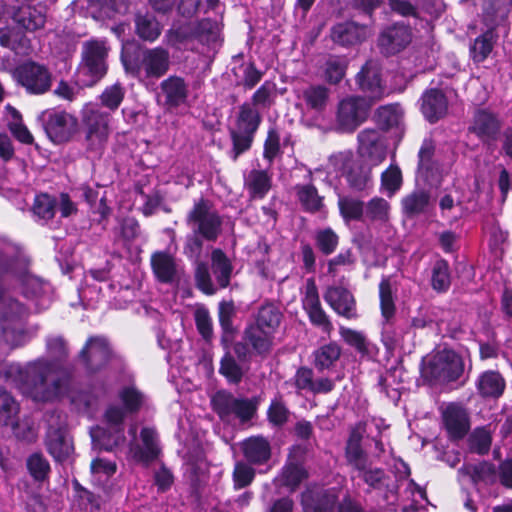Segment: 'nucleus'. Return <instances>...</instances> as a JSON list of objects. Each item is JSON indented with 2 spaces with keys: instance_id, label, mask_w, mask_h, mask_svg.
<instances>
[{
  "instance_id": "nucleus-32",
  "label": "nucleus",
  "mask_w": 512,
  "mask_h": 512,
  "mask_svg": "<svg viewBox=\"0 0 512 512\" xmlns=\"http://www.w3.org/2000/svg\"><path fill=\"white\" fill-rule=\"evenodd\" d=\"M0 45L21 56H27L32 52L30 39L14 28L6 26H0Z\"/></svg>"
},
{
  "instance_id": "nucleus-38",
  "label": "nucleus",
  "mask_w": 512,
  "mask_h": 512,
  "mask_svg": "<svg viewBox=\"0 0 512 512\" xmlns=\"http://www.w3.org/2000/svg\"><path fill=\"white\" fill-rule=\"evenodd\" d=\"M346 459L357 470H365L370 466L369 459L361 447V436L353 432L346 445Z\"/></svg>"
},
{
  "instance_id": "nucleus-6",
  "label": "nucleus",
  "mask_w": 512,
  "mask_h": 512,
  "mask_svg": "<svg viewBox=\"0 0 512 512\" xmlns=\"http://www.w3.org/2000/svg\"><path fill=\"white\" fill-rule=\"evenodd\" d=\"M187 224L194 235L187 238L185 253L191 258H198L202 250V240L199 236L214 241L220 233L221 219L209 201L200 199L188 213Z\"/></svg>"
},
{
  "instance_id": "nucleus-64",
  "label": "nucleus",
  "mask_w": 512,
  "mask_h": 512,
  "mask_svg": "<svg viewBox=\"0 0 512 512\" xmlns=\"http://www.w3.org/2000/svg\"><path fill=\"white\" fill-rule=\"evenodd\" d=\"M127 4L124 0H102L95 18L114 19L117 14H124L127 11Z\"/></svg>"
},
{
  "instance_id": "nucleus-59",
  "label": "nucleus",
  "mask_w": 512,
  "mask_h": 512,
  "mask_svg": "<svg viewBox=\"0 0 512 512\" xmlns=\"http://www.w3.org/2000/svg\"><path fill=\"white\" fill-rule=\"evenodd\" d=\"M429 203V195L425 192H413L402 200V207L406 214L415 215L423 212Z\"/></svg>"
},
{
  "instance_id": "nucleus-27",
  "label": "nucleus",
  "mask_w": 512,
  "mask_h": 512,
  "mask_svg": "<svg viewBox=\"0 0 512 512\" xmlns=\"http://www.w3.org/2000/svg\"><path fill=\"white\" fill-rule=\"evenodd\" d=\"M411 41V30L405 25H393L385 29L379 37V46L385 54H395Z\"/></svg>"
},
{
  "instance_id": "nucleus-41",
  "label": "nucleus",
  "mask_w": 512,
  "mask_h": 512,
  "mask_svg": "<svg viewBox=\"0 0 512 512\" xmlns=\"http://www.w3.org/2000/svg\"><path fill=\"white\" fill-rule=\"evenodd\" d=\"M347 66L345 57L330 55L322 66L324 79L330 84L339 83L346 74Z\"/></svg>"
},
{
  "instance_id": "nucleus-43",
  "label": "nucleus",
  "mask_w": 512,
  "mask_h": 512,
  "mask_svg": "<svg viewBox=\"0 0 512 512\" xmlns=\"http://www.w3.org/2000/svg\"><path fill=\"white\" fill-rule=\"evenodd\" d=\"M341 348L336 343L321 346L314 352V364L319 371L330 369L339 360Z\"/></svg>"
},
{
  "instance_id": "nucleus-10",
  "label": "nucleus",
  "mask_w": 512,
  "mask_h": 512,
  "mask_svg": "<svg viewBox=\"0 0 512 512\" xmlns=\"http://www.w3.org/2000/svg\"><path fill=\"white\" fill-rule=\"evenodd\" d=\"M57 0H23L20 6H7L0 15V23L6 18L12 20L27 31H35L45 24V14L42 5L54 3Z\"/></svg>"
},
{
  "instance_id": "nucleus-15",
  "label": "nucleus",
  "mask_w": 512,
  "mask_h": 512,
  "mask_svg": "<svg viewBox=\"0 0 512 512\" xmlns=\"http://www.w3.org/2000/svg\"><path fill=\"white\" fill-rule=\"evenodd\" d=\"M371 102L365 97L351 96L340 101L337 124L341 131L353 132L368 116Z\"/></svg>"
},
{
  "instance_id": "nucleus-5",
  "label": "nucleus",
  "mask_w": 512,
  "mask_h": 512,
  "mask_svg": "<svg viewBox=\"0 0 512 512\" xmlns=\"http://www.w3.org/2000/svg\"><path fill=\"white\" fill-rule=\"evenodd\" d=\"M217 21L204 19L199 23H174L165 35L168 46L179 51H199V45L214 46L219 38Z\"/></svg>"
},
{
  "instance_id": "nucleus-54",
  "label": "nucleus",
  "mask_w": 512,
  "mask_h": 512,
  "mask_svg": "<svg viewBox=\"0 0 512 512\" xmlns=\"http://www.w3.org/2000/svg\"><path fill=\"white\" fill-rule=\"evenodd\" d=\"M246 185L253 197L262 198L270 189V178L265 171L253 170L246 178Z\"/></svg>"
},
{
  "instance_id": "nucleus-24",
  "label": "nucleus",
  "mask_w": 512,
  "mask_h": 512,
  "mask_svg": "<svg viewBox=\"0 0 512 512\" xmlns=\"http://www.w3.org/2000/svg\"><path fill=\"white\" fill-rule=\"evenodd\" d=\"M45 445L51 456L58 462L68 460L73 452V444L64 426L55 428L49 425Z\"/></svg>"
},
{
  "instance_id": "nucleus-53",
  "label": "nucleus",
  "mask_w": 512,
  "mask_h": 512,
  "mask_svg": "<svg viewBox=\"0 0 512 512\" xmlns=\"http://www.w3.org/2000/svg\"><path fill=\"white\" fill-rule=\"evenodd\" d=\"M449 265L445 260H437L432 267L431 285L438 292H445L450 287Z\"/></svg>"
},
{
  "instance_id": "nucleus-31",
  "label": "nucleus",
  "mask_w": 512,
  "mask_h": 512,
  "mask_svg": "<svg viewBox=\"0 0 512 512\" xmlns=\"http://www.w3.org/2000/svg\"><path fill=\"white\" fill-rule=\"evenodd\" d=\"M151 266L156 278L163 283H173L178 277V265L170 254L155 252L151 256Z\"/></svg>"
},
{
  "instance_id": "nucleus-4",
  "label": "nucleus",
  "mask_w": 512,
  "mask_h": 512,
  "mask_svg": "<svg viewBox=\"0 0 512 512\" xmlns=\"http://www.w3.org/2000/svg\"><path fill=\"white\" fill-rule=\"evenodd\" d=\"M466 359L471 368V359L468 353L461 354L452 349H439L422 359L421 378L430 386H443L457 381L464 384L462 379L465 372Z\"/></svg>"
},
{
  "instance_id": "nucleus-40",
  "label": "nucleus",
  "mask_w": 512,
  "mask_h": 512,
  "mask_svg": "<svg viewBox=\"0 0 512 512\" xmlns=\"http://www.w3.org/2000/svg\"><path fill=\"white\" fill-rule=\"evenodd\" d=\"M212 270L220 288H226L230 283L232 265L228 257L220 249H214L211 255Z\"/></svg>"
},
{
  "instance_id": "nucleus-61",
  "label": "nucleus",
  "mask_w": 512,
  "mask_h": 512,
  "mask_svg": "<svg viewBox=\"0 0 512 512\" xmlns=\"http://www.w3.org/2000/svg\"><path fill=\"white\" fill-rule=\"evenodd\" d=\"M27 468L31 476L38 481L44 480L50 472V465L40 453H34L27 459Z\"/></svg>"
},
{
  "instance_id": "nucleus-13",
  "label": "nucleus",
  "mask_w": 512,
  "mask_h": 512,
  "mask_svg": "<svg viewBox=\"0 0 512 512\" xmlns=\"http://www.w3.org/2000/svg\"><path fill=\"white\" fill-rule=\"evenodd\" d=\"M301 501L304 512H364L351 500H345L337 506V497L333 491L307 489Z\"/></svg>"
},
{
  "instance_id": "nucleus-19",
  "label": "nucleus",
  "mask_w": 512,
  "mask_h": 512,
  "mask_svg": "<svg viewBox=\"0 0 512 512\" xmlns=\"http://www.w3.org/2000/svg\"><path fill=\"white\" fill-rule=\"evenodd\" d=\"M351 152H340L331 156L330 162L338 170H343L346 173V179L350 188L355 191H364L369 189L372 185L370 168L363 166L349 167L352 161Z\"/></svg>"
},
{
  "instance_id": "nucleus-58",
  "label": "nucleus",
  "mask_w": 512,
  "mask_h": 512,
  "mask_svg": "<svg viewBox=\"0 0 512 512\" xmlns=\"http://www.w3.org/2000/svg\"><path fill=\"white\" fill-rule=\"evenodd\" d=\"M493 34L486 32L477 37L470 48V53L475 62H483L493 49Z\"/></svg>"
},
{
  "instance_id": "nucleus-50",
  "label": "nucleus",
  "mask_w": 512,
  "mask_h": 512,
  "mask_svg": "<svg viewBox=\"0 0 512 512\" xmlns=\"http://www.w3.org/2000/svg\"><path fill=\"white\" fill-rule=\"evenodd\" d=\"M402 117V110L398 104L381 106L375 114V121L382 129L397 126Z\"/></svg>"
},
{
  "instance_id": "nucleus-35",
  "label": "nucleus",
  "mask_w": 512,
  "mask_h": 512,
  "mask_svg": "<svg viewBox=\"0 0 512 512\" xmlns=\"http://www.w3.org/2000/svg\"><path fill=\"white\" fill-rule=\"evenodd\" d=\"M400 505L406 512L408 509H417L422 501H426V492L411 479H402L398 485Z\"/></svg>"
},
{
  "instance_id": "nucleus-42",
  "label": "nucleus",
  "mask_w": 512,
  "mask_h": 512,
  "mask_svg": "<svg viewBox=\"0 0 512 512\" xmlns=\"http://www.w3.org/2000/svg\"><path fill=\"white\" fill-rule=\"evenodd\" d=\"M329 90L322 85H311L302 91V99L307 108L322 112L328 102Z\"/></svg>"
},
{
  "instance_id": "nucleus-18",
  "label": "nucleus",
  "mask_w": 512,
  "mask_h": 512,
  "mask_svg": "<svg viewBox=\"0 0 512 512\" xmlns=\"http://www.w3.org/2000/svg\"><path fill=\"white\" fill-rule=\"evenodd\" d=\"M129 435L131 437V441L129 443V454L134 460L142 463H148L157 458L160 452V447L158 435L154 428L144 427L141 430L140 437L142 445L137 443L136 427H131L129 429Z\"/></svg>"
},
{
  "instance_id": "nucleus-8",
  "label": "nucleus",
  "mask_w": 512,
  "mask_h": 512,
  "mask_svg": "<svg viewBox=\"0 0 512 512\" xmlns=\"http://www.w3.org/2000/svg\"><path fill=\"white\" fill-rule=\"evenodd\" d=\"M17 85L30 95H43L51 89L52 72L37 61L26 60L18 64L11 72Z\"/></svg>"
},
{
  "instance_id": "nucleus-2",
  "label": "nucleus",
  "mask_w": 512,
  "mask_h": 512,
  "mask_svg": "<svg viewBox=\"0 0 512 512\" xmlns=\"http://www.w3.org/2000/svg\"><path fill=\"white\" fill-rule=\"evenodd\" d=\"M28 265L27 257L17 246L0 244V322L10 328L24 330L21 319L29 309L9 295L7 289L15 283L20 284L23 296L36 312L47 309L52 302V286L29 274Z\"/></svg>"
},
{
  "instance_id": "nucleus-1",
  "label": "nucleus",
  "mask_w": 512,
  "mask_h": 512,
  "mask_svg": "<svg viewBox=\"0 0 512 512\" xmlns=\"http://www.w3.org/2000/svg\"><path fill=\"white\" fill-rule=\"evenodd\" d=\"M47 353L53 358H37L25 365L12 363L5 370V378L20 393L35 402H48L68 395L78 412L92 415L98 398L104 394L103 388L93 391L70 390V378L60 374L59 362L68 355L64 339L52 336L46 341Z\"/></svg>"
},
{
  "instance_id": "nucleus-57",
  "label": "nucleus",
  "mask_w": 512,
  "mask_h": 512,
  "mask_svg": "<svg viewBox=\"0 0 512 512\" xmlns=\"http://www.w3.org/2000/svg\"><path fill=\"white\" fill-rule=\"evenodd\" d=\"M56 200L48 194H39L35 197L33 213L39 219L48 221L55 215Z\"/></svg>"
},
{
  "instance_id": "nucleus-29",
  "label": "nucleus",
  "mask_w": 512,
  "mask_h": 512,
  "mask_svg": "<svg viewBox=\"0 0 512 512\" xmlns=\"http://www.w3.org/2000/svg\"><path fill=\"white\" fill-rule=\"evenodd\" d=\"M244 458L249 464L263 465L267 463L272 454L270 441L263 436H251L241 444Z\"/></svg>"
},
{
  "instance_id": "nucleus-22",
  "label": "nucleus",
  "mask_w": 512,
  "mask_h": 512,
  "mask_svg": "<svg viewBox=\"0 0 512 512\" xmlns=\"http://www.w3.org/2000/svg\"><path fill=\"white\" fill-rule=\"evenodd\" d=\"M307 477L308 472L304 468L302 460L291 452L285 465L274 478L273 484L278 489L285 488L292 492L295 491Z\"/></svg>"
},
{
  "instance_id": "nucleus-48",
  "label": "nucleus",
  "mask_w": 512,
  "mask_h": 512,
  "mask_svg": "<svg viewBox=\"0 0 512 512\" xmlns=\"http://www.w3.org/2000/svg\"><path fill=\"white\" fill-rule=\"evenodd\" d=\"M390 214L389 203L380 197H374L365 205V219L372 222L384 223Z\"/></svg>"
},
{
  "instance_id": "nucleus-60",
  "label": "nucleus",
  "mask_w": 512,
  "mask_h": 512,
  "mask_svg": "<svg viewBox=\"0 0 512 512\" xmlns=\"http://www.w3.org/2000/svg\"><path fill=\"white\" fill-rule=\"evenodd\" d=\"M125 90L120 83L106 87L100 96L101 104L114 111L123 101Z\"/></svg>"
},
{
  "instance_id": "nucleus-25",
  "label": "nucleus",
  "mask_w": 512,
  "mask_h": 512,
  "mask_svg": "<svg viewBox=\"0 0 512 512\" xmlns=\"http://www.w3.org/2000/svg\"><path fill=\"white\" fill-rule=\"evenodd\" d=\"M442 419L449 438L458 440L469 431L470 424L466 410L457 404H449L443 410Z\"/></svg>"
},
{
  "instance_id": "nucleus-28",
  "label": "nucleus",
  "mask_w": 512,
  "mask_h": 512,
  "mask_svg": "<svg viewBox=\"0 0 512 512\" xmlns=\"http://www.w3.org/2000/svg\"><path fill=\"white\" fill-rule=\"evenodd\" d=\"M330 35L334 43L348 47L362 42L368 35V29L353 21H345L335 24Z\"/></svg>"
},
{
  "instance_id": "nucleus-33",
  "label": "nucleus",
  "mask_w": 512,
  "mask_h": 512,
  "mask_svg": "<svg viewBox=\"0 0 512 512\" xmlns=\"http://www.w3.org/2000/svg\"><path fill=\"white\" fill-rule=\"evenodd\" d=\"M499 129L500 123L497 117L485 109L476 112L470 127L473 133L485 140L495 139Z\"/></svg>"
},
{
  "instance_id": "nucleus-11",
  "label": "nucleus",
  "mask_w": 512,
  "mask_h": 512,
  "mask_svg": "<svg viewBox=\"0 0 512 512\" xmlns=\"http://www.w3.org/2000/svg\"><path fill=\"white\" fill-rule=\"evenodd\" d=\"M211 402L216 413L224 421L238 419L241 422H246L256 412V404L252 400L237 398L227 391L215 393Z\"/></svg>"
},
{
  "instance_id": "nucleus-55",
  "label": "nucleus",
  "mask_w": 512,
  "mask_h": 512,
  "mask_svg": "<svg viewBox=\"0 0 512 512\" xmlns=\"http://www.w3.org/2000/svg\"><path fill=\"white\" fill-rule=\"evenodd\" d=\"M379 297L382 317L389 321L395 314V304L389 278H383L380 282Z\"/></svg>"
},
{
  "instance_id": "nucleus-7",
  "label": "nucleus",
  "mask_w": 512,
  "mask_h": 512,
  "mask_svg": "<svg viewBox=\"0 0 512 512\" xmlns=\"http://www.w3.org/2000/svg\"><path fill=\"white\" fill-rule=\"evenodd\" d=\"M261 120L260 112L253 103H244L239 107L235 127L230 131L233 143L230 155L234 161L250 149Z\"/></svg>"
},
{
  "instance_id": "nucleus-9",
  "label": "nucleus",
  "mask_w": 512,
  "mask_h": 512,
  "mask_svg": "<svg viewBox=\"0 0 512 512\" xmlns=\"http://www.w3.org/2000/svg\"><path fill=\"white\" fill-rule=\"evenodd\" d=\"M107 54L108 47L104 40H90L83 44L79 74L87 76V79L83 80L85 85H94L106 74Z\"/></svg>"
},
{
  "instance_id": "nucleus-49",
  "label": "nucleus",
  "mask_w": 512,
  "mask_h": 512,
  "mask_svg": "<svg viewBox=\"0 0 512 512\" xmlns=\"http://www.w3.org/2000/svg\"><path fill=\"white\" fill-rule=\"evenodd\" d=\"M461 470L470 475L474 482L494 483L497 480L495 466L489 462L465 465Z\"/></svg>"
},
{
  "instance_id": "nucleus-30",
  "label": "nucleus",
  "mask_w": 512,
  "mask_h": 512,
  "mask_svg": "<svg viewBox=\"0 0 512 512\" xmlns=\"http://www.w3.org/2000/svg\"><path fill=\"white\" fill-rule=\"evenodd\" d=\"M421 112L430 123H435L447 112V99L438 89L426 90L421 97Z\"/></svg>"
},
{
  "instance_id": "nucleus-44",
  "label": "nucleus",
  "mask_w": 512,
  "mask_h": 512,
  "mask_svg": "<svg viewBox=\"0 0 512 512\" xmlns=\"http://www.w3.org/2000/svg\"><path fill=\"white\" fill-rule=\"evenodd\" d=\"M338 206L340 214L346 222L365 219V206L362 201L356 198L339 196Z\"/></svg>"
},
{
  "instance_id": "nucleus-20",
  "label": "nucleus",
  "mask_w": 512,
  "mask_h": 512,
  "mask_svg": "<svg viewBox=\"0 0 512 512\" xmlns=\"http://www.w3.org/2000/svg\"><path fill=\"white\" fill-rule=\"evenodd\" d=\"M359 89L366 95L371 104L384 97L386 90L382 84L380 69L376 62L368 61L356 75Z\"/></svg>"
},
{
  "instance_id": "nucleus-3",
  "label": "nucleus",
  "mask_w": 512,
  "mask_h": 512,
  "mask_svg": "<svg viewBox=\"0 0 512 512\" xmlns=\"http://www.w3.org/2000/svg\"><path fill=\"white\" fill-rule=\"evenodd\" d=\"M119 399L123 407L112 405L105 413L106 428L91 430L94 446L107 451L119 447L124 443L123 420L128 414L135 413L146 405V396L133 384L123 387L119 392Z\"/></svg>"
},
{
  "instance_id": "nucleus-56",
  "label": "nucleus",
  "mask_w": 512,
  "mask_h": 512,
  "mask_svg": "<svg viewBox=\"0 0 512 512\" xmlns=\"http://www.w3.org/2000/svg\"><path fill=\"white\" fill-rule=\"evenodd\" d=\"M19 412V404L0 386V424L8 426Z\"/></svg>"
},
{
  "instance_id": "nucleus-37",
  "label": "nucleus",
  "mask_w": 512,
  "mask_h": 512,
  "mask_svg": "<svg viewBox=\"0 0 512 512\" xmlns=\"http://www.w3.org/2000/svg\"><path fill=\"white\" fill-rule=\"evenodd\" d=\"M209 464L202 451L189 455L186 460V475L194 487L207 479Z\"/></svg>"
},
{
  "instance_id": "nucleus-36",
  "label": "nucleus",
  "mask_w": 512,
  "mask_h": 512,
  "mask_svg": "<svg viewBox=\"0 0 512 512\" xmlns=\"http://www.w3.org/2000/svg\"><path fill=\"white\" fill-rule=\"evenodd\" d=\"M476 387L481 396L498 398L504 392L505 380L500 373L488 370L479 375Z\"/></svg>"
},
{
  "instance_id": "nucleus-45",
  "label": "nucleus",
  "mask_w": 512,
  "mask_h": 512,
  "mask_svg": "<svg viewBox=\"0 0 512 512\" xmlns=\"http://www.w3.org/2000/svg\"><path fill=\"white\" fill-rule=\"evenodd\" d=\"M8 128L13 136L24 144H31L33 136L22 122L20 113L12 106H6Z\"/></svg>"
},
{
  "instance_id": "nucleus-47",
  "label": "nucleus",
  "mask_w": 512,
  "mask_h": 512,
  "mask_svg": "<svg viewBox=\"0 0 512 512\" xmlns=\"http://www.w3.org/2000/svg\"><path fill=\"white\" fill-rule=\"evenodd\" d=\"M273 334L259 327L250 326L245 332V338L257 353L262 354L269 351Z\"/></svg>"
},
{
  "instance_id": "nucleus-51",
  "label": "nucleus",
  "mask_w": 512,
  "mask_h": 512,
  "mask_svg": "<svg viewBox=\"0 0 512 512\" xmlns=\"http://www.w3.org/2000/svg\"><path fill=\"white\" fill-rule=\"evenodd\" d=\"M296 189L298 199L306 211L317 212L322 209V198L318 195V192L314 186L301 185L297 186Z\"/></svg>"
},
{
  "instance_id": "nucleus-46",
  "label": "nucleus",
  "mask_w": 512,
  "mask_h": 512,
  "mask_svg": "<svg viewBox=\"0 0 512 512\" xmlns=\"http://www.w3.org/2000/svg\"><path fill=\"white\" fill-rule=\"evenodd\" d=\"M439 207L443 217L453 221L459 219L463 214V205L456 190L445 191L439 199Z\"/></svg>"
},
{
  "instance_id": "nucleus-16",
  "label": "nucleus",
  "mask_w": 512,
  "mask_h": 512,
  "mask_svg": "<svg viewBox=\"0 0 512 512\" xmlns=\"http://www.w3.org/2000/svg\"><path fill=\"white\" fill-rule=\"evenodd\" d=\"M169 67V51L158 46L145 49L141 52L136 66V72L139 77L158 79L168 72Z\"/></svg>"
},
{
  "instance_id": "nucleus-62",
  "label": "nucleus",
  "mask_w": 512,
  "mask_h": 512,
  "mask_svg": "<svg viewBox=\"0 0 512 512\" xmlns=\"http://www.w3.org/2000/svg\"><path fill=\"white\" fill-rule=\"evenodd\" d=\"M491 435L485 428L475 429L469 437V446L473 452L485 454L491 446Z\"/></svg>"
},
{
  "instance_id": "nucleus-39",
  "label": "nucleus",
  "mask_w": 512,
  "mask_h": 512,
  "mask_svg": "<svg viewBox=\"0 0 512 512\" xmlns=\"http://www.w3.org/2000/svg\"><path fill=\"white\" fill-rule=\"evenodd\" d=\"M137 35L144 41L154 42L161 34L162 27L154 15L139 14L135 19Z\"/></svg>"
},
{
  "instance_id": "nucleus-21",
  "label": "nucleus",
  "mask_w": 512,
  "mask_h": 512,
  "mask_svg": "<svg viewBox=\"0 0 512 512\" xmlns=\"http://www.w3.org/2000/svg\"><path fill=\"white\" fill-rule=\"evenodd\" d=\"M358 153L371 166H377L385 160L386 146L379 131L365 129L358 134Z\"/></svg>"
},
{
  "instance_id": "nucleus-17",
  "label": "nucleus",
  "mask_w": 512,
  "mask_h": 512,
  "mask_svg": "<svg viewBox=\"0 0 512 512\" xmlns=\"http://www.w3.org/2000/svg\"><path fill=\"white\" fill-rule=\"evenodd\" d=\"M47 136L54 143L68 141L77 129V120L65 111H46L42 115Z\"/></svg>"
},
{
  "instance_id": "nucleus-12",
  "label": "nucleus",
  "mask_w": 512,
  "mask_h": 512,
  "mask_svg": "<svg viewBox=\"0 0 512 512\" xmlns=\"http://www.w3.org/2000/svg\"><path fill=\"white\" fill-rule=\"evenodd\" d=\"M79 357L91 373L98 372L113 364H121L120 359L113 353L109 341L104 336L89 337Z\"/></svg>"
},
{
  "instance_id": "nucleus-52",
  "label": "nucleus",
  "mask_w": 512,
  "mask_h": 512,
  "mask_svg": "<svg viewBox=\"0 0 512 512\" xmlns=\"http://www.w3.org/2000/svg\"><path fill=\"white\" fill-rule=\"evenodd\" d=\"M280 316L279 311L273 305H264L259 309L256 324L253 326L274 333L280 324Z\"/></svg>"
},
{
  "instance_id": "nucleus-14",
  "label": "nucleus",
  "mask_w": 512,
  "mask_h": 512,
  "mask_svg": "<svg viewBox=\"0 0 512 512\" xmlns=\"http://www.w3.org/2000/svg\"><path fill=\"white\" fill-rule=\"evenodd\" d=\"M82 120L90 145L95 148L102 146L110 134V114L98 105L89 103L82 110Z\"/></svg>"
},
{
  "instance_id": "nucleus-26",
  "label": "nucleus",
  "mask_w": 512,
  "mask_h": 512,
  "mask_svg": "<svg viewBox=\"0 0 512 512\" xmlns=\"http://www.w3.org/2000/svg\"><path fill=\"white\" fill-rule=\"evenodd\" d=\"M160 89L165 98V105L168 108H177L185 105L188 101L189 85L180 76H169L161 82Z\"/></svg>"
},
{
  "instance_id": "nucleus-63",
  "label": "nucleus",
  "mask_w": 512,
  "mask_h": 512,
  "mask_svg": "<svg viewBox=\"0 0 512 512\" xmlns=\"http://www.w3.org/2000/svg\"><path fill=\"white\" fill-rule=\"evenodd\" d=\"M402 183L401 171L397 166L391 165L386 171L382 173L381 185L388 196L391 197L400 189Z\"/></svg>"
},
{
  "instance_id": "nucleus-34",
  "label": "nucleus",
  "mask_w": 512,
  "mask_h": 512,
  "mask_svg": "<svg viewBox=\"0 0 512 512\" xmlns=\"http://www.w3.org/2000/svg\"><path fill=\"white\" fill-rule=\"evenodd\" d=\"M341 338L351 347L355 348L362 357L372 359L378 354V348L370 342L362 332L340 326Z\"/></svg>"
},
{
  "instance_id": "nucleus-23",
  "label": "nucleus",
  "mask_w": 512,
  "mask_h": 512,
  "mask_svg": "<svg viewBox=\"0 0 512 512\" xmlns=\"http://www.w3.org/2000/svg\"><path fill=\"white\" fill-rule=\"evenodd\" d=\"M323 298L325 302L339 315L354 319L357 317L356 303L352 293L343 286H329Z\"/></svg>"
}]
</instances>
